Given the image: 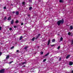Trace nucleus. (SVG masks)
I'll list each match as a JSON object with an SVG mask.
<instances>
[{"mask_svg":"<svg viewBox=\"0 0 73 73\" xmlns=\"http://www.w3.org/2000/svg\"><path fill=\"white\" fill-rule=\"evenodd\" d=\"M64 22V19H62V20H60L58 21L57 22V24H58V25L59 26L60 24H63Z\"/></svg>","mask_w":73,"mask_h":73,"instance_id":"1","label":"nucleus"},{"mask_svg":"<svg viewBox=\"0 0 73 73\" xmlns=\"http://www.w3.org/2000/svg\"><path fill=\"white\" fill-rule=\"evenodd\" d=\"M5 71V69H2L0 70V73H4Z\"/></svg>","mask_w":73,"mask_h":73,"instance_id":"2","label":"nucleus"},{"mask_svg":"<svg viewBox=\"0 0 73 73\" xmlns=\"http://www.w3.org/2000/svg\"><path fill=\"white\" fill-rule=\"evenodd\" d=\"M41 36V34H39L35 38V40H37L38 38L39 37Z\"/></svg>","mask_w":73,"mask_h":73,"instance_id":"3","label":"nucleus"},{"mask_svg":"<svg viewBox=\"0 0 73 73\" xmlns=\"http://www.w3.org/2000/svg\"><path fill=\"white\" fill-rule=\"evenodd\" d=\"M50 39H49L48 40V44H47V45H49V44H50Z\"/></svg>","mask_w":73,"mask_h":73,"instance_id":"4","label":"nucleus"},{"mask_svg":"<svg viewBox=\"0 0 73 73\" xmlns=\"http://www.w3.org/2000/svg\"><path fill=\"white\" fill-rule=\"evenodd\" d=\"M15 13L17 15H18L19 13V11H17Z\"/></svg>","mask_w":73,"mask_h":73,"instance_id":"5","label":"nucleus"},{"mask_svg":"<svg viewBox=\"0 0 73 73\" xmlns=\"http://www.w3.org/2000/svg\"><path fill=\"white\" fill-rule=\"evenodd\" d=\"M11 24H13V23H14V20H12L11 21Z\"/></svg>","mask_w":73,"mask_h":73,"instance_id":"6","label":"nucleus"},{"mask_svg":"<svg viewBox=\"0 0 73 73\" xmlns=\"http://www.w3.org/2000/svg\"><path fill=\"white\" fill-rule=\"evenodd\" d=\"M70 56V55H67V56H66V59H68V58H69V57Z\"/></svg>","mask_w":73,"mask_h":73,"instance_id":"7","label":"nucleus"},{"mask_svg":"<svg viewBox=\"0 0 73 73\" xmlns=\"http://www.w3.org/2000/svg\"><path fill=\"white\" fill-rule=\"evenodd\" d=\"M9 56L7 55L6 57V59L7 60H8V59H9Z\"/></svg>","mask_w":73,"mask_h":73,"instance_id":"8","label":"nucleus"},{"mask_svg":"<svg viewBox=\"0 0 73 73\" xmlns=\"http://www.w3.org/2000/svg\"><path fill=\"white\" fill-rule=\"evenodd\" d=\"M11 19V16L10 17H9L8 19V20H10Z\"/></svg>","mask_w":73,"mask_h":73,"instance_id":"9","label":"nucleus"},{"mask_svg":"<svg viewBox=\"0 0 73 73\" xmlns=\"http://www.w3.org/2000/svg\"><path fill=\"white\" fill-rule=\"evenodd\" d=\"M49 52H48L47 53V54H45V56H48V55H49Z\"/></svg>","mask_w":73,"mask_h":73,"instance_id":"10","label":"nucleus"},{"mask_svg":"<svg viewBox=\"0 0 73 73\" xmlns=\"http://www.w3.org/2000/svg\"><path fill=\"white\" fill-rule=\"evenodd\" d=\"M70 29H71V30H72V29H73V26H70Z\"/></svg>","mask_w":73,"mask_h":73,"instance_id":"11","label":"nucleus"},{"mask_svg":"<svg viewBox=\"0 0 73 73\" xmlns=\"http://www.w3.org/2000/svg\"><path fill=\"white\" fill-rule=\"evenodd\" d=\"M22 38H23V36H21L19 38L20 40H22Z\"/></svg>","mask_w":73,"mask_h":73,"instance_id":"12","label":"nucleus"},{"mask_svg":"<svg viewBox=\"0 0 73 73\" xmlns=\"http://www.w3.org/2000/svg\"><path fill=\"white\" fill-rule=\"evenodd\" d=\"M28 48V46H25V47L24 48L25 49H27V48Z\"/></svg>","mask_w":73,"mask_h":73,"instance_id":"13","label":"nucleus"},{"mask_svg":"<svg viewBox=\"0 0 73 73\" xmlns=\"http://www.w3.org/2000/svg\"><path fill=\"white\" fill-rule=\"evenodd\" d=\"M25 2L24 1H23L22 2L23 5H25Z\"/></svg>","mask_w":73,"mask_h":73,"instance_id":"14","label":"nucleus"},{"mask_svg":"<svg viewBox=\"0 0 73 73\" xmlns=\"http://www.w3.org/2000/svg\"><path fill=\"white\" fill-rule=\"evenodd\" d=\"M52 42H55V39H52Z\"/></svg>","mask_w":73,"mask_h":73,"instance_id":"15","label":"nucleus"},{"mask_svg":"<svg viewBox=\"0 0 73 73\" xmlns=\"http://www.w3.org/2000/svg\"><path fill=\"white\" fill-rule=\"evenodd\" d=\"M35 37H33V38H32L31 40L32 41H34L35 40Z\"/></svg>","mask_w":73,"mask_h":73,"instance_id":"16","label":"nucleus"},{"mask_svg":"<svg viewBox=\"0 0 73 73\" xmlns=\"http://www.w3.org/2000/svg\"><path fill=\"white\" fill-rule=\"evenodd\" d=\"M59 2H60V3H63V0H60Z\"/></svg>","mask_w":73,"mask_h":73,"instance_id":"17","label":"nucleus"},{"mask_svg":"<svg viewBox=\"0 0 73 73\" xmlns=\"http://www.w3.org/2000/svg\"><path fill=\"white\" fill-rule=\"evenodd\" d=\"M32 9V7H29V10H31Z\"/></svg>","mask_w":73,"mask_h":73,"instance_id":"18","label":"nucleus"},{"mask_svg":"<svg viewBox=\"0 0 73 73\" xmlns=\"http://www.w3.org/2000/svg\"><path fill=\"white\" fill-rule=\"evenodd\" d=\"M25 64H27L26 62H23L22 63V65H24Z\"/></svg>","mask_w":73,"mask_h":73,"instance_id":"19","label":"nucleus"},{"mask_svg":"<svg viewBox=\"0 0 73 73\" xmlns=\"http://www.w3.org/2000/svg\"><path fill=\"white\" fill-rule=\"evenodd\" d=\"M69 64L70 65H73V63L72 62H70L69 63Z\"/></svg>","mask_w":73,"mask_h":73,"instance_id":"20","label":"nucleus"},{"mask_svg":"<svg viewBox=\"0 0 73 73\" xmlns=\"http://www.w3.org/2000/svg\"><path fill=\"white\" fill-rule=\"evenodd\" d=\"M19 23V21H18V20H17L15 22V23Z\"/></svg>","mask_w":73,"mask_h":73,"instance_id":"21","label":"nucleus"},{"mask_svg":"<svg viewBox=\"0 0 73 73\" xmlns=\"http://www.w3.org/2000/svg\"><path fill=\"white\" fill-rule=\"evenodd\" d=\"M73 40H71V45H73Z\"/></svg>","mask_w":73,"mask_h":73,"instance_id":"22","label":"nucleus"},{"mask_svg":"<svg viewBox=\"0 0 73 73\" xmlns=\"http://www.w3.org/2000/svg\"><path fill=\"white\" fill-rule=\"evenodd\" d=\"M60 41H62V40H63V38H62V37H61L60 38Z\"/></svg>","mask_w":73,"mask_h":73,"instance_id":"23","label":"nucleus"},{"mask_svg":"<svg viewBox=\"0 0 73 73\" xmlns=\"http://www.w3.org/2000/svg\"><path fill=\"white\" fill-rule=\"evenodd\" d=\"M60 46H58V47L57 48V49H60Z\"/></svg>","mask_w":73,"mask_h":73,"instance_id":"24","label":"nucleus"},{"mask_svg":"<svg viewBox=\"0 0 73 73\" xmlns=\"http://www.w3.org/2000/svg\"><path fill=\"white\" fill-rule=\"evenodd\" d=\"M46 59H44L43 60V62H45V61H46Z\"/></svg>","mask_w":73,"mask_h":73,"instance_id":"25","label":"nucleus"},{"mask_svg":"<svg viewBox=\"0 0 73 73\" xmlns=\"http://www.w3.org/2000/svg\"><path fill=\"white\" fill-rule=\"evenodd\" d=\"M70 34H71V33H70V32H68V35H70Z\"/></svg>","mask_w":73,"mask_h":73,"instance_id":"26","label":"nucleus"},{"mask_svg":"<svg viewBox=\"0 0 73 73\" xmlns=\"http://www.w3.org/2000/svg\"><path fill=\"white\" fill-rule=\"evenodd\" d=\"M14 48V46H13L12 47H11V49H13Z\"/></svg>","mask_w":73,"mask_h":73,"instance_id":"27","label":"nucleus"},{"mask_svg":"<svg viewBox=\"0 0 73 73\" xmlns=\"http://www.w3.org/2000/svg\"><path fill=\"white\" fill-rule=\"evenodd\" d=\"M51 46H52V47H53V46H55V44H53L51 45Z\"/></svg>","mask_w":73,"mask_h":73,"instance_id":"28","label":"nucleus"},{"mask_svg":"<svg viewBox=\"0 0 73 73\" xmlns=\"http://www.w3.org/2000/svg\"><path fill=\"white\" fill-rule=\"evenodd\" d=\"M13 62V61H12L11 62H9V64H12V62Z\"/></svg>","mask_w":73,"mask_h":73,"instance_id":"29","label":"nucleus"},{"mask_svg":"<svg viewBox=\"0 0 73 73\" xmlns=\"http://www.w3.org/2000/svg\"><path fill=\"white\" fill-rule=\"evenodd\" d=\"M9 30L10 31H12V28H10Z\"/></svg>","mask_w":73,"mask_h":73,"instance_id":"30","label":"nucleus"},{"mask_svg":"<svg viewBox=\"0 0 73 73\" xmlns=\"http://www.w3.org/2000/svg\"><path fill=\"white\" fill-rule=\"evenodd\" d=\"M2 54V52H0V56Z\"/></svg>","mask_w":73,"mask_h":73,"instance_id":"31","label":"nucleus"},{"mask_svg":"<svg viewBox=\"0 0 73 73\" xmlns=\"http://www.w3.org/2000/svg\"><path fill=\"white\" fill-rule=\"evenodd\" d=\"M3 9H7V8H6V7H3Z\"/></svg>","mask_w":73,"mask_h":73,"instance_id":"32","label":"nucleus"},{"mask_svg":"<svg viewBox=\"0 0 73 73\" xmlns=\"http://www.w3.org/2000/svg\"><path fill=\"white\" fill-rule=\"evenodd\" d=\"M40 53H41V54H43V53H44L43 52H40Z\"/></svg>","mask_w":73,"mask_h":73,"instance_id":"33","label":"nucleus"},{"mask_svg":"<svg viewBox=\"0 0 73 73\" xmlns=\"http://www.w3.org/2000/svg\"><path fill=\"white\" fill-rule=\"evenodd\" d=\"M21 25H24V23H21Z\"/></svg>","mask_w":73,"mask_h":73,"instance_id":"34","label":"nucleus"},{"mask_svg":"<svg viewBox=\"0 0 73 73\" xmlns=\"http://www.w3.org/2000/svg\"><path fill=\"white\" fill-rule=\"evenodd\" d=\"M61 57H60V58H59V61H61Z\"/></svg>","mask_w":73,"mask_h":73,"instance_id":"35","label":"nucleus"},{"mask_svg":"<svg viewBox=\"0 0 73 73\" xmlns=\"http://www.w3.org/2000/svg\"><path fill=\"white\" fill-rule=\"evenodd\" d=\"M6 19H7V17H5L4 20H6Z\"/></svg>","mask_w":73,"mask_h":73,"instance_id":"36","label":"nucleus"},{"mask_svg":"<svg viewBox=\"0 0 73 73\" xmlns=\"http://www.w3.org/2000/svg\"><path fill=\"white\" fill-rule=\"evenodd\" d=\"M14 27L15 28H17V27L16 26H14Z\"/></svg>","mask_w":73,"mask_h":73,"instance_id":"37","label":"nucleus"},{"mask_svg":"<svg viewBox=\"0 0 73 73\" xmlns=\"http://www.w3.org/2000/svg\"><path fill=\"white\" fill-rule=\"evenodd\" d=\"M1 28H2L1 27H0V31H1Z\"/></svg>","mask_w":73,"mask_h":73,"instance_id":"38","label":"nucleus"},{"mask_svg":"<svg viewBox=\"0 0 73 73\" xmlns=\"http://www.w3.org/2000/svg\"><path fill=\"white\" fill-rule=\"evenodd\" d=\"M24 67H25V65H24V66H23L22 67V68H24Z\"/></svg>","mask_w":73,"mask_h":73,"instance_id":"39","label":"nucleus"},{"mask_svg":"<svg viewBox=\"0 0 73 73\" xmlns=\"http://www.w3.org/2000/svg\"><path fill=\"white\" fill-rule=\"evenodd\" d=\"M19 52V50H17V52Z\"/></svg>","mask_w":73,"mask_h":73,"instance_id":"40","label":"nucleus"},{"mask_svg":"<svg viewBox=\"0 0 73 73\" xmlns=\"http://www.w3.org/2000/svg\"><path fill=\"white\" fill-rule=\"evenodd\" d=\"M13 12V13H15V12L14 11L13 12Z\"/></svg>","mask_w":73,"mask_h":73,"instance_id":"41","label":"nucleus"},{"mask_svg":"<svg viewBox=\"0 0 73 73\" xmlns=\"http://www.w3.org/2000/svg\"><path fill=\"white\" fill-rule=\"evenodd\" d=\"M28 16L29 17L30 16V15H28Z\"/></svg>","mask_w":73,"mask_h":73,"instance_id":"42","label":"nucleus"},{"mask_svg":"<svg viewBox=\"0 0 73 73\" xmlns=\"http://www.w3.org/2000/svg\"><path fill=\"white\" fill-rule=\"evenodd\" d=\"M11 5H13V4H11Z\"/></svg>","mask_w":73,"mask_h":73,"instance_id":"43","label":"nucleus"},{"mask_svg":"<svg viewBox=\"0 0 73 73\" xmlns=\"http://www.w3.org/2000/svg\"><path fill=\"white\" fill-rule=\"evenodd\" d=\"M1 44H3L1 43Z\"/></svg>","mask_w":73,"mask_h":73,"instance_id":"44","label":"nucleus"},{"mask_svg":"<svg viewBox=\"0 0 73 73\" xmlns=\"http://www.w3.org/2000/svg\"><path fill=\"white\" fill-rule=\"evenodd\" d=\"M19 64V65H20V64Z\"/></svg>","mask_w":73,"mask_h":73,"instance_id":"45","label":"nucleus"}]
</instances>
